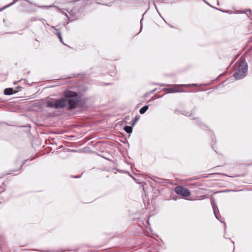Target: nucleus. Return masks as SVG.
<instances>
[{
	"mask_svg": "<svg viewBox=\"0 0 252 252\" xmlns=\"http://www.w3.org/2000/svg\"><path fill=\"white\" fill-rule=\"evenodd\" d=\"M14 93L12 88H6L4 91V94L5 95H11Z\"/></svg>",
	"mask_w": 252,
	"mask_h": 252,
	"instance_id": "5",
	"label": "nucleus"
},
{
	"mask_svg": "<svg viewBox=\"0 0 252 252\" xmlns=\"http://www.w3.org/2000/svg\"><path fill=\"white\" fill-rule=\"evenodd\" d=\"M175 192L178 195L184 197H188L190 195L189 190L183 187L177 186L175 188Z\"/></svg>",
	"mask_w": 252,
	"mask_h": 252,
	"instance_id": "3",
	"label": "nucleus"
},
{
	"mask_svg": "<svg viewBox=\"0 0 252 252\" xmlns=\"http://www.w3.org/2000/svg\"><path fill=\"white\" fill-rule=\"evenodd\" d=\"M236 65L238 66L237 70L233 74L236 79H240L244 77L247 73V63L242 58H241L236 63Z\"/></svg>",
	"mask_w": 252,
	"mask_h": 252,
	"instance_id": "2",
	"label": "nucleus"
},
{
	"mask_svg": "<svg viewBox=\"0 0 252 252\" xmlns=\"http://www.w3.org/2000/svg\"><path fill=\"white\" fill-rule=\"evenodd\" d=\"M124 129L128 133H131L132 131V128L130 126H125Z\"/></svg>",
	"mask_w": 252,
	"mask_h": 252,
	"instance_id": "7",
	"label": "nucleus"
},
{
	"mask_svg": "<svg viewBox=\"0 0 252 252\" xmlns=\"http://www.w3.org/2000/svg\"><path fill=\"white\" fill-rule=\"evenodd\" d=\"M64 98L49 100L45 103V106L51 108L60 109L69 106V110L76 108L80 99L74 92L66 91L64 93Z\"/></svg>",
	"mask_w": 252,
	"mask_h": 252,
	"instance_id": "1",
	"label": "nucleus"
},
{
	"mask_svg": "<svg viewBox=\"0 0 252 252\" xmlns=\"http://www.w3.org/2000/svg\"><path fill=\"white\" fill-rule=\"evenodd\" d=\"M139 116H136L134 119L132 121V125L133 126L137 122V121L139 120Z\"/></svg>",
	"mask_w": 252,
	"mask_h": 252,
	"instance_id": "10",
	"label": "nucleus"
},
{
	"mask_svg": "<svg viewBox=\"0 0 252 252\" xmlns=\"http://www.w3.org/2000/svg\"><path fill=\"white\" fill-rule=\"evenodd\" d=\"M158 1L159 2H163V0H158Z\"/></svg>",
	"mask_w": 252,
	"mask_h": 252,
	"instance_id": "12",
	"label": "nucleus"
},
{
	"mask_svg": "<svg viewBox=\"0 0 252 252\" xmlns=\"http://www.w3.org/2000/svg\"><path fill=\"white\" fill-rule=\"evenodd\" d=\"M238 13H246L248 16L249 15L251 14V10L250 9H247L246 11L243 10H239L238 11Z\"/></svg>",
	"mask_w": 252,
	"mask_h": 252,
	"instance_id": "8",
	"label": "nucleus"
},
{
	"mask_svg": "<svg viewBox=\"0 0 252 252\" xmlns=\"http://www.w3.org/2000/svg\"><path fill=\"white\" fill-rule=\"evenodd\" d=\"M214 214H215V215L216 218L219 220V218L218 217L217 214V211L215 210H214Z\"/></svg>",
	"mask_w": 252,
	"mask_h": 252,
	"instance_id": "11",
	"label": "nucleus"
},
{
	"mask_svg": "<svg viewBox=\"0 0 252 252\" xmlns=\"http://www.w3.org/2000/svg\"><path fill=\"white\" fill-rule=\"evenodd\" d=\"M57 31V35L58 37V38L60 39V41L63 43V40L62 37L61 32L57 29L56 30Z\"/></svg>",
	"mask_w": 252,
	"mask_h": 252,
	"instance_id": "9",
	"label": "nucleus"
},
{
	"mask_svg": "<svg viewBox=\"0 0 252 252\" xmlns=\"http://www.w3.org/2000/svg\"><path fill=\"white\" fill-rule=\"evenodd\" d=\"M148 105H145L141 108L139 110V113L141 114H143L148 109Z\"/></svg>",
	"mask_w": 252,
	"mask_h": 252,
	"instance_id": "6",
	"label": "nucleus"
},
{
	"mask_svg": "<svg viewBox=\"0 0 252 252\" xmlns=\"http://www.w3.org/2000/svg\"><path fill=\"white\" fill-rule=\"evenodd\" d=\"M168 90H169L171 93L182 92L181 87L179 85H175L173 87L168 89Z\"/></svg>",
	"mask_w": 252,
	"mask_h": 252,
	"instance_id": "4",
	"label": "nucleus"
}]
</instances>
